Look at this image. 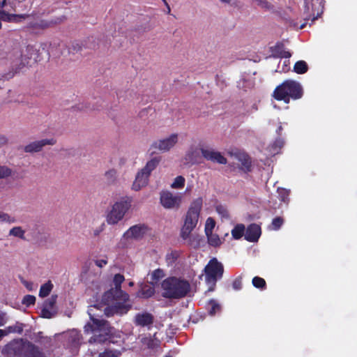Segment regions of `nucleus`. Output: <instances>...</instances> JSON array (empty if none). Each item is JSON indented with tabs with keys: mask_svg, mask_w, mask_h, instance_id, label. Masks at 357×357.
Masks as SVG:
<instances>
[{
	"mask_svg": "<svg viewBox=\"0 0 357 357\" xmlns=\"http://www.w3.org/2000/svg\"><path fill=\"white\" fill-rule=\"evenodd\" d=\"M303 96V89L300 83L293 80L284 81L276 87L273 96L277 100H283L289 103L290 98L294 100L299 99Z\"/></svg>",
	"mask_w": 357,
	"mask_h": 357,
	"instance_id": "4",
	"label": "nucleus"
},
{
	"mask_svg": "<svg viewBox=\"0 0 357 357\" xmlns=\"http://www.w3.org/2000/svg\"><path fill=\"white\" fill-rule=\"evenodd\" d=\"M161 288L163 296L178 298L190 291V284L188 280L181 278L169 277L162 281Z\"/></svg>",
	"mask_w": 357,
	"mask_h": 357,
	"instance_id": "3",
	"label": "nucleus"
},
{
	"mask_svg": "<svg viewBox=\"0 0 357 357\" xmlns=\"http://www.w3.org/2000/svg\"><path fill=\"white\" fill-rule=\"evenodd\" d=\"M133 284H134V283H133L132 282H130L129 283V285H130V286H132Z\"/></svg>",
	"mask_w": 357,
	"mask_h": 357,
	"instance_id": "54",
	"label": "nucleus"
},
{
	"mask_svg": "<svg viewBox=\"0 0 357 357\" xmlns=\"http://www.w3.org/2000/svg\"><path fill=\"white\" fill-rule=\"evenodd\" d=\"M148 227L144 225H137L130 227L123 235L126 240L139 239L148 232Z\"/></svg>",
	"mask_w": 357,
	"mask_h": 357,
	"instance_id": "13",
	"label": "nucleus"
},
{
	"mask_svg": "<svg viewBox=\"0 0 357 357\" xmlns=\"http://www.w3.org/2000/svg\"><path fill=\"white\" fill-rule=\"evenodd\" d=\"M198 156L199 152L196 149L194 148H191L186 155V157L191 162H196Z\"/></svg>",
	"mask_w": 357,
	"mask_h": 357,
	"instance_id": "30",
	"label": "nucleus"
},
{
	"mask_svg": "<svg viewBox=\"0 0 357 357\" xmlns=\"http://www.w3.org/2000/svg\"><path fill=\"white\" fill-rule=\"evenodd\" d=\"M180 135L178 133H172L168 136L157 140L153 146L161 152L165 153L172 150L179 142Z\"/></svg>",
	"mask_w": 357,
	"mask_h": 357,
	"instance_id": "8",
	"label": "nucleus"
},
{
	"mask_svg": "<svg viewBox=\"0 0 357 357\" xmlns=\"http://www.w3.org/2000/svg\"><path fill=\"white\" fill-rule=\"evenodd\" d=\"M252 284L257 288H262L265 286L266 282L265 280L259 277H255L252 279Z\"/></svg>",
	"mask_w": 357,
	"mask_h": 357,
	"instance_id": "40",
	"label": "nucleus"
},
{
	"mask_svg": "<svg viewBox=\"0 0 357 357\" xmlns=\"http://www.w3.org/2000/svg\"><path fill=\"white\" fill-rule=\"evenodd\" d=\"M288 63H289V61L288 60H285L284 61V65H285L286 66H288Z\"/></svg>",
	"mask_w": 357,
	"mask_h": 357,
	"instance_id": "53",
	"label": "nucleus"
},
{
	"mask_svg": "<svg viewBox=\"0 0 357 357\" xmlns=\"http://www.w3.org/2000/svg\"><path fill=\"white\" fill-rule=\"evenodd\" d=\"M261 236V228L259 225L252 224L248 228L245 234V238L250 242H256Z\"/></svg>",
	"mask_w": 357,
	"mask_h": 357,
	"instance_id": "16",
	"label": "nucleus"
},
{
	"mask_svg": "<svg viewBox=\"0 0 357 357\" xmlns=\"http://www.w3.org/2000/svg\"><path fill=\"white\" fill-rule=\"evenodd\" d=\"M280 46L276 47V49L278 50L275 52V54L277 56L288 59L291 56V54L289 52L284 50H280Z\"/></svg>",
	"mask_w": 357,
	"mask_h": 357,
	"instance_id": "41",
	"label": "nucleus"
},
{
	"mask_svg": "<svg viewBox=\"0 0 357 357\" xmlns=\"http://www.w3.org/2000/svg\"><path fill=\"white\" fill-rule=\"evenodd\" d=\"M57 300L56 295H52L50 298L47 299L41 310V316L43 318L50 319L55 316L57 313L58 309L56 305Z\"/></svg>",
	"mask_w": 357,
	"mask_h": 357,
	"instance_id": "12",
	"label": "nucleus"
},
{
	"mask_svg": "<svg viewBox=\"0 0 357 357\" xmlns=\"http://www.w3.org/2000/svg\"><path fill=\"white\" fill-rule=\"evenodd\" d=\"M185 183V178L182 176H177L173 179L172 183L170 184V187L174 190H181L184 188Z\"/></svg>",
	"mask_w": 357,
	"mask_h": 357,
	"instance_id": "22",
	"label": "nucleus"
},
{
	"mask_svg": "<svg viewBox=\"0 0 357 357\" xmlns=\"http://www.w3.org/2000/svg\"><path fill=\"white\" fill-rule=\"evenodd\" d=\"M155 293L153 287L149 285H144L141 287V290L138 292V296L142 298H149L152 296Z\"/></svg>",
	"mask_w": 357,
	"mask_h": 357,
	"instance_id": "21",
	"label": "nucleus"
},
{
	"mask_svg": "<svg viewBox=\"0 0 357 357\" xmlns=\"http://www.w3.org/2000/svg\"><path fill=\"white\" fill-rule=\"evenodd\" d=\"M105 177L109 181H114L117 177V172L114 169L107 170L105 174Z\"/></svg>",
	"mask_w": 357,
	"mask_h": 357,
	"instance_id": "34",
	"label": "nucleus"
},
{
	"mask_svg": "<svg viewBox=\"0 0 357 357\" xmlns=\"http://www.w3.org/2000/svg\"><path fill=\"white\" fill-rule=\"evenodd\" d=\"M36 301V297L32 295H26L24 297L22 300L23 304L26 305V306H29L31 305L34 304Z\"/></svg>",
	"mask_w": 357,
	"mask_h": 357,
	"instance_id": "42",
	"label": "nucleus"
},
{
	"mask_svg": "<svg viewBox=\"0 0 357 357\" xmlns=\"http://www.w3.org/2000/svg\"><path fill=\"white\" fill-rule=\"evenodd\" d=\"M16 342H10V344L5 346L3 349L2 350L3 354H9L10 351L15 349V345Z\"/></svg>",
	"mask_w": 357,
	"mask_h": 357,
	"instance_id": "47",
	"label": "nucleus"
},
{
	"mask_svg": "<svg viewBox=\"0 0 357 357\" xmlns=\"http://www.w3.org/2000/svg\"><path fill=\"white\" fill-rule=\"evenodd\" d=\"M283 146V142L281 140L276 141L271 146V154L275 155L277 154L280 149Z\"/></svg>",
	"mask_w": 357,
	"mask_h": 357,
	"instance_id": "37",
	"label": "nucleus"
},
{
	"mask_svg": "<svg viewBox=\"0 0 357 357\" xmlns=\"http://www.w3.org/2000/svg\"><path fill=\"white\" fill-rule=\"evenodd\" d=\"M307 12L309 17L314 21L317 19L323 10V2L322 0H311V3H307L306 5Z\"/></svg>",
	"mask_w": 357,
	"mask_h": 357,
	"instance_id": "14",
	"label": "nucleus"
},
{
	"mask_svg": "<svg viewBox=\"0 0 357 357\" xmlns=\"http://www.w3.org/2000/svg\"><path fill=\"white\" fill-rule=\"evenodd\" d=\"M10 173L11 172L8 168L0 166V178L9 176Z\"/></svg>",
	"mask_w": 357,
	"mask_h": 357,
	"instance_id": "45",
	"label": "nucleus"
},
{
	"mask_svg": "<svg viewBox=\"0 0 357 357\" xmlns=\"http://www.w3.org/2000/svg\"><path fill=\"white\" fill-rule=\"evenodd\" d=\"M121 352L117 350H105L99 354V357H119Z\"/></svg>",
	"mask_w": 357,
	"mask_h": 357,
	"instance_id": "33",
	"label": "nucleus"
},
{
	"mask_svg": "<svg viewBox=\"0 0 357 357\" xmlns=\"http://www.w3.org/2000/svg\"><path fill=\"white\" fill-rule=\"evenodd\" d=\"M308 67L305 61H297L294 66V71L298 74H303L307 71Z\"/></svg>",
	"mask_w": 357,
	"mask_h": 357,
	"instance_id": "26",
	"label": "nucleus"
},
{
	"mask_svg": "<svg viewBox=\"0 0 357 357\" xmlns=\"http://www.w3.org/2000/svg\"><path fill=\"white\" fill-rule=\"evenodd\" d=\"M56 144L54 138H46L30 142L24 146L26 153H35L40 151L46 146H53Z\"/></svg>",
	"mask_w": 357,
	"mask_h": 357,
	"instance_id": "11",
	"label": "nucleus"
},
{
	"mask_svg": "<svg viewBox=\"0 0 357 357\" xmlns=\"http://www.w3.org/2000/svg\"><path fill=\"white\" fill-rule=\"evenodd\" d=\"M79 333L78 331L73 330L70 332L69 337L73 344H78L79 342Z\"/></svg>",
	"mask_w": 357,
	"mask_h": 357,
	"instance_id": "38",
	"label": "nucleus"
},
{
	"mask_svg": "<svg viewBox=\"0 0 357 357\" xmlns=\"http://www.w3.org/2000/svg\"><path fill=\"white\" fill-rule=\"evenodd\" d=\"M153 317L151 314L148 312H140L136 314L135 323L139 326H149L152 324Z\"/></svg>",
	"mask_w": 357,
	"mask_h": 357,
	"instance_id": "17",
	"label": "nucleus"
},
{
	"mask_svg": "<svg viewBox=\"0 0 357 357\" xmlns=\"http://www.w3.org/2000/svg\"><path fill=\"white\" fill-rule=\"evenodd\" d=\"M123 281V275L116 274L113 279L115 288L105 292L100 303L89 307L88 312L91 320L85 325L84 331L86 333L93 334L89 340L90 342H104L109 338L111 333V328L108 323L97 318L98 315L95 314V310L106 305L104 312L107 316H111L114 314H125L130 308V305L128 303V294L120 288Z\"/></svg>",
	"mask_w": 357,
	"mask_h": 357,
	"instance_id": "1",
	"label": "nucleus"
},
{
	"mask_svg": "<svg viewBox=\"0 0 357 357\" xmlns=\"http://www.w3.org/2000/svg\"><path fill=\"white\" fill-rule=\"evenodd\" d=\"M23 330V325L22 324H16L14 326H9L4 329L6 331V335L11 333H21Z\"/></svg>",
	"mask_w": 357,
	"mask_h": 357,
	"instance_id": "31",
	"label": "nucleus"
},
{
	"mask_svg": "<svg viewBox=\"0 0 357 357\" xmlns=\"http://www.w3.org/2000/svg\"><path fill=\"white\" fill-rule=\"evenodd\" d=\"M199 151H201L203 157L208 160L222 165H225L227 162L226 158L220 152L208 146H201Z\"/></svg>",
	"mask_w": 357,
	"mask_h": 357,
	"instance_id": "10",
	"label": "nucleus"
},
{
	"mask_svg": "<svg viewBox=\"0 0 357 357\" xmlns=\"http://www.w3.org/2000/svg\"><path fill=\"white\" fill-rule=\"evenodd\" d=\"M238 159L241 161L242 165L244 168L248 169L250 167L251 162L250 158L247 155L241 153L238 155Z\"/></svg>",
	"mask_w": 357,
	"mask_h": 357,
	"instance_id": "35",
	"label": "nucleus"
},
{
	"mask_svg": "<svg viewBox=\"0 0 357 357\" xmlns=\"http://www.w3.org/2000/svg\"><path fill=\"white\" fill-rule=\"evenodd\" d=\"M15 3L13 1H0V19L4 21H20L24 18V15H16L9 14L11 10H15Z\"/></svg>",
	"mask_w": 357,
	"mask_h": 357,
	"instance_id": "9",
	"label": "nucleus"
},
{
	"mask_svg": "<svg viewBox=\"0 0 357 357\" xmlns=\"http://www.w3.org/2000/svg\"><path fill=\"white\" fill-rule=\"evenodd\" d=\"M24 230L21 227H15L9 231V235L20 238H23L24 236Z\"/></svg>",
	"mask_w": 357,
	"mask_h": 357,
	"instance_id": "28",
	"label": "nucleus"
},
{
	"mask_svg": "<svg viewBox=\"0 0 357 357\" xmlns=\"http://www.w3.org/2000/svg\"><path fill=\"white\" fill-rule=\"evenodd\" d=\"M182 201L181 195L174 194L169 190L162 191L160 194V203L165 209H178L181 206Z\"/></svg>",
	"mask_w": 357,
	"mask_h": 357,
	"instance_id": "7",
	"label": "nucleus"
},
{
	"mask_svg": "<svg viewBox=\"0 0 357 357\" xmlns=\"http://www.w3.org/2000/svg\"><path fill=\"white\" fill-rule=\"evenodd\" d=\"M222 264L216 258L211 259L204 268V280L208 286V290L213 291L218 280L222 276Z\"/></svg>",
	"mask_w": 357,
	"mask_h": 357,
	"instance_id": "6",
	"label": "nucleus"
},
{
	"mask_svg": "<svg viewBox=\"0 0 357 357\" xmlns=\"http://www.w3.org/2000/svg\"><path fill=\"white\" fill-rule=\"evenodd\" d=\"M216 211L220 215L222 218H228L229 213L227 209L221 205H218L216 206Z\"/></svg>",
	"mask_w": 357,
	"mask_h": 357,
	"instance_id": "39",
	"label": "nucleus"
},
{
	"mask_svg": "<svg viewBox=\"0 0 357 357\" xmlns=\"http://www.w3.org/2000/svg\"><path fill=\"white\" fill-rule=\"evenodd\" d=\"M0 221L8 222H13V220L8 214L1 212H0Z\"/></svg>",
	"mask_w": 357,
	"mask_h": 357,
	"instance_id": "48",
	"label": "nucleus"
},
{
	"mask_svg": "<svg viewBox=\"0 0 357 357\" xmlns=\"http://www.w3.org/2000/svg\"><path fill=\"white\" fill-rule=\"evenodd\" d=\"M283 222L284 220L282 218L277 217L273 220L271 227L273 230H278L281 227Z\"/></svg>",
	"mask_w": 357,
	"mask_h": 357,
	"instance_id": "36",
	"label": "nucleus"
},
{
	"mask_svg": "<svg viewBox=\"0 0 357 357\" xmlns=\"http://www.w3.org/2000/svg\"><path fill=\"white\" fill-rule=\"evenodd\" d=\"M6 335H7L6 331H5L4 329H0V340Z\"/></svg>",
	"mask_w": 357,
	"mask_h": 357,
	"instance_id": "51",
	"label": "nucleus"
},
{
	"mask_svg": "<svg viewBox=\"0 0 357 357\" xmlns=\"http://www.w3.org/2000/svg\"><path fill=\"white\" fill-rule=\"evenodd\" d=\"M4 323H5L4 319H3V316H1L0 314V326L3 325Z\"/></svg>",
	"mask_w": 357,
	"mask_h": 357,
	"instance_id": "52",
	"label": "nucleus"
},
{
	"mask_svg": "<svg viewBox=\"0 0 357 357\" xmlns=\"http://www.w3.org/2000/svg\"><path fill=\"white\" fill-rule=\"evenodd\" d=\"M165 275V272L162 269H156L154 270L151 274H150V282L152 284V285L158 283V282L164 278Z\"/></svg>",
	"mask_w": 357,
	"mask_h": 357,
	"instance_id": "23",
	"label": "nucleus"
},
{
	"mask_svg": "<svg viewBox=\"0 0 357 357\" xmlns=\"http://www.w3.org/2000/svg\"><path fill=\"white\" fill-rule=\"evenodd\" d=\"M215 227V221L211 217L208 218L206 220L205 225H204V232L205 234H208L213 232V229Z\"/></svg>",
	"mask_w": 357,
	"mask_h": 357,
	"instance_id": "27",
	"label": "nucleus"
},
{
	"mask_svg": "<svg viewBox=\"0 0 357 357\" xmlns=\"http://www.w3.org/2000/svg\"><path fill=\"white\" fill-rule=\"evenodd\" d=\"M208 312L211 315L215 314L220 309L219 304L215 301H211L208 304Z\"/></svg>",
	"mask_w": 357,
	"mask_h": 357,
	"instance_id": "32",
	"label": "nucleus"
},
{
	"mask_svg": "<svg viewBox=\"0 0 357 357\" xmlns=\"http://www.w3.org/2000/svg\"><path fill=\"white\" fill-rule=\"evenodd\" d=\"M234 288L236 289H239L241 288V281L236 280L233 284Z\"/></svg>",
	"mask_w": 357,
	"mask_h": 357,
	"instance_id": "49",
	"label": "nucleus"
},
{
	"mask_svg": "<svg viewBox=\"0 0 357 357\" xmlns=\"http://www.w3.org/2000/svg\"><path fill=\"white\" fill-rule=\"evenodd\" d=\"M203 207L202 197L194 199L182 218L180 236L183 240H190L193 230L197 226Z\"/></svg>",
	"mask_w": 357,
	"mask_h": 357,
	"instance_id": "2",
	"label": "nucleus"
},
{
	"mask_svg": "<svg viewBox=\"0 0 357 357\" xmlns=\"http://www.w3.org/2000/svg\"><path fill=\"white\" fill-rule=\"evenodd\" d=\"M208 243L210 245L213 247H218L220 246L223 241L220 238V236L213 232L206 234Z\"/></svg>",
	"mask_w": 357,
	"mask_h": 357,
	"instance_id": "20",
	"label": "nucleus"
},
{
	"mask_svg": "<svg viewBox=\"0 0 357 357\" xmlns=\"http://www.w3.org/2000/svg\"><path fill=\"white\" fill-rule=\"evenodd\" d=\"M95 264L99 268H102L107 264V258L105 257L101 259H98L95 261Z\"/></svg>",
	"mask_w": 357,
	"mask_h": 357,
	"instance_id": "44",
	"label": "nucleus"
},
{
	"mask_svg": "<svg viewBox=\"0 0 357 357\" xmlns=\"http://www.w3.org/2000/svg\"><path fill=\"white\" fill-rule=\"evenodd\" d=\"M23 284L24 285V287H26V288L32 291H35L37 288V285L35 284L33 282H29V281H23Z\"/></svg>",
	"mask_w": 357,
	"mask_h": 357,
	"instance_id": "46",
	"label": "nucleus"
},
{
	"mask_svg": "<svg viewBox=\"0 0 357 357\" xmlns=\"http://www.w3.org/2000/svg\"><path fill=\"white\" fill-rule=\"evenodd\" d=\"M278 191L280 195L281 200L282 202H286L289 196V191L284 188L278 189Z\"/></svg>",
	"mask_w": 357,
	"mask_h": 357,
	"instance_id": "43",
	"label": "nucleus"
},
{
	"mask_svg": "<svg viewBox=\"0 0 357 357\" xmlns=\"http://www.w3.org/2000/svg\"><path fill=\"white\" fill-rule=\"evenodd\" d=\"M165 4H167L165 0H162Z\"/></svg>",
	"mask_w": 357,
	"mask_h": 357,
	"instance_id": "55",
	"label": "nucleus"
},
{
	"mask_svg": "<svg viewBox=\"0 0 357 357\" xmlns=\"http://www.w3.org/2000/svg\"><path fill=\"white\" fill-rule=\"evenodd\" d=\"M131 206L128 199H121L114 202L105 214V220L108 225H114L121 221Z\"/></svg>",
	"mask_w": 357,
	"mask_h": 357,
	"instance_id": "5",
	"label": "nucleus"
},
{
	"mask_svg": "<svg viewBox=\"0 0 357 357\" xmlns=\"http://www.w3.org/2000/svg\"><path fill=\"white\" fill-rule=\"evenodd\" d=\"M231 232L234 239H239L245 234V226L243 224L236 225Z\"/></svg>",
	"mask_w": 357,
	"mask_h": 357,
	"instance_id": "24",
	"label": "nucleus"
},
{
	"mask_svg": "<svg viewBox=\"0 0 357 357\" xmlns=\"http://www.w3.org/2000/svg\"><path fill=\"white\" fill-rule=\"evenodd\" d=\"M101 284L99 282H93L88 287L87 292L89 294H92L93 293L98 294L101 290Z\"/></svg>",
	"mask_w": 357,
	"mask_h": 357,
	"instance_id": "29",
	"label": "nucleus"
},
{
	"mask_svg": "<svg viewBox=\"0 0 357 357\" xmlns=\"http://www.w3.org/2000/svg\"><path fill=\"white\" fill-rule=\"evenodd\" d=\"M160 159L158 157H155L149 160L146 165L141 169L144 173H146L148 176H150L151 173L159 165Z\"/></svg>",
	"mask_w": 357,
	"mask_h": 357,
	"instance_id": "19",
	"label": "nucleus"
},
{
	"mask_svg": "<svg viewBox=\"0 0 357 357\" xmlns=\"http://www.w3.org/2000/svg\"><path fill=\"white\" fill-rule=\"evenodd\" d=\"M36 55V52L33 47H27L23 50L21 55L20 65L25 66L29 63V60Z\"/></svg>",
	"mask_w": 357,
	"mask_h": 357,
	"instance_id": "18",
	"label": "nucleus"
},
{
	"mask_svg": "<svg viewBox=\"0 0 357 357\" xmlns=\"http://www.w3.org/2000/svg\"><path fill=\"white\" fill-rule=\"evenodd\" d=\"M167 259L169 261V262H172L174 259V255L171 253L167 255Z\"/></svg>",
	"mask_w": 357,
	"mask_h": 357,
	"instance_id": "50",
	"label": "nucleus"
},
{
	"mask_svg": "<svg viewBox=\"0 0 357 357\" xmlns=\"http://www.w3.org/2000/svg\"><path fill=\"white\" fill-rule=\"evenodd\" d=\"M52 289L53 284L50 281H47L40 287L39 296L41 298L46 297L50 294Z\"/></svg>",
	"mask_w": 357,
	"mask_h": 357,
	"instance_id": "25",
	"label": "nucleus"
},
{
	"mask_svg": "<svg viewBox=\"0 0 357 357\" xmlns=\"http://www.w3.org/2000/svg\"><path fill=\"white\" fill-rule=\"evenodd\" d=\"M149 176L146 173H144L141 169L137 172L135 181L132 185V189L135 191H139L142 188H144L149 181Z\"/></svg>",
	"mask_w": 357,
	"mask_h": 357,
	"instance_id": "15",
	"label": "nucleus"
}]
</instances>
